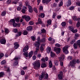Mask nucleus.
<instances>
[{"label": "nucleus", "mask_w": 80, "mask_h": 80, "mask_svg": "<svg viewBox=\"0 0 80 80\" xmlns=\"http://www.w3.org/2000/svg\"><path fill=\"white\" fill-rule=\"evenodd\" d=\"M41 17L42 18H43L45 17V14H43V13H41Z\"/></svg>", "instance_id": "5fc2aeb1"}, {"label": "nucleus", "mask_w": 80, "mask_h": 80, "mask_svg": "<svg viewBox=\"0 0 80 80\" xmlns=\"http://www.w3.org/2000/svg\"><path fill=\"white\" fill-rule=\"evenodd\" d=\"M68 47L67 46H65L62 48L63 52L66 54H68Z\"/></svg>", "instance_id": "423d86ee"}, {"label": "nucleus", "mask_w": 80, "mask_h": 80, "mask_svg": "<svg viewBox=\"0 0 80 80\" xmlns=\"http://www.w3.org/2000/svg\"><path fill=\"white\" fill-rule=\"evenodd\" d=\"M75 37H74V38H75V39H76V37H80V35H79V34H77V33H76V34H75Z\"/></svg>", "instance_id": "f704fd0d"}, {"label": "nucleus", "mask_w": 80, "mask_h": 80, "mask_svg": "<svg viewBox=\"0 0 80 80\" xmlns=\"http://www.w3.org/2000/svg\"><path fill=\"white\" fill-rule=\"evenodd\" d=\"M20 18H17L16 19V21L17 22H20Z\"/></svg>", "instance_id": "603ef678"}, {"label": "nucleus", "mask_w": 80, "mask_h": 80, "mask_svg": "<svg viewBox=\"0 0 80 80\" xmlns=\"http://www.w3.org/2000/svg\"><path fill=\"white\" fill-rule=\"evenodd\" d=\"M78 30L77 29H76L74 30H73V31H72L73 33H76L77 32H78Z\"/></svg>", "instance_id": "774afa93"}, {"label": "nucleus", "mask_w": 80, "mask_h": 80, "mask_svg": "<svg viewBox=\"0 0 80 80\" xmlns=\"http://www.w3.org/2000/svg\"><path fill=\"white\" fill-rule=\"evenodd\" d=\"M28 52L26 51L23 53V55L26 57H28Z\"/></svg>", "instance_id": "cd10ccee"}, {"label": "nucleus", "mask_w": 80, "mask_h": 80, "mask_svg": "<svg viewBox=\"0 0 80 80\" xmlns=\"http://www.w3.org/2000/svg\"><path fill=\"white\" fill-rule=\"evenodd\" d=\"M59 58L60 60V61H62L64 60V58H65V56L63 54H62L60 57Z\"/></svg>", "instance_id": "f8f14e48"}, {"label": "nucleus", "mask_w": 80, "mask_h": 80, "mask_svg": "<svg viewBox=\"0 0 80 80\" xmlns=\"http://www.w3.org/2000/svg\"><path fill=\"white\" fill-rule=\"evenodd\" d=\"M72 18L73 20L75 21H77L78 20L77 18V16H73Z\"/></svg>", "instance_id": "72a5a7b5"}, {"label": "nucleus", "mask_w": 80, "mask_h": 80, "mask_svg": "<svg viewBox=\"0 0 80 80\" xmlns=\"http://www.w3.org/2000/svg\"><path fill=\"white\" fill-rule=\"evenodd\" d=\"M55 56V53H53V52H51V56L52 58H53Z\"/></svg>", "instance_id": "bb28decb"}, {"label": "nucleus", "mask_w": 80, "mask_h": 80, "mask_svg": "<svg viewBox=\"0 0 80 80\" xmlns=\"http://www.w3.org/2000/svg\"><path fill=\"white\" fill-rule=\"evenodd\" d=\"M47 23L48 24L47 25V27H48V25H50L52 23V20L50 19H49L47 21Z\"/></svg>", "instance_id": "4468645a"}, {"label": "nucleus", "mask_w": 80, "mask_h": 80, "mask_svg": "<svg viewBox=\"0 0 80 80\" xmlns=\"http://www.w3.org/2000/svg\"><path fill=\"white\" fill-rule=\"evenodd\" d=\"M27 34H28V32H27V31L26 30L24 31L23 32V34L24 35H27Z\"/></svg>", "instance_id": "473e14b6"}, {"label": "nucleus", "mask_w": 80, "mask_h": 80, "mask_svg": "<svg viewBox=\"0 0 80 80\" xmlns=\"http://www.w3.org/2000/svg\"><path fill=\"white\" fill-rule=\"evenodd\" d=\"M6 15V12L5 11H4L2 12L1 14V15L2 16H5Z\"/></svg>", "instance_id": "ea45409f"}, {"label": "nucleus", "mask_w": 80, "mask_h": 80, "mask_svg": "<svg viewBox=\"0 0 80 80\" xmlns=\"http://www.w3.org/2000/svg\"><path fill=\"white\" fill-rule=\"evenodd\" d=\"M5 63H6V61H5V60H4L1 62V63L2 65H3V64H5Z\"/></svg>", "instance_id": "3c124183"}, {"label": "nucleus", "mask_w": 80, "mask_h": 80, "mask_svg": "<svg viewBox=\"0 0 80 80\" xmlns=\"http://www.w3.org/2000/svg\"><path fill=\"white\" fill-rule=\"evenodd\" d=\"M74 9V7L73 6H71L69 8V9L70 10H72Z\"/></svg>", "instance_id": "c03bdc74"}, {"label": "nucleus", "mask_w": 80, "mask_h": 80, "mask_svg": "<svg viewBox=\"0 0 80 80\" xmlns=\"http://www.w3.org/2000/svg\"><path fill=\"white\" fill-rule=\"evenodd\" d=\"M49 65L50 68H52V67H53V65L52 64V61H50L49 62Z\"/></svg>", "instance_id": "b1692460"}, {"label": "nucleus", "mask_w": 80, "mask_h": 80, "mask_svg": "<svg viewBox=\"0 0 80 80\" xmlns=\"http://www.w3.org/2000/svg\"><path fill=\"white\" fill-rule=\"evenodd\" d=\"M62 77H63V72L60 71L58 75V77L59 79H62Z\"/></svg>", "instance_id": "9d476101"}, {"label": "nucleus", "mask_w": 80, "mask_h": 80, "mask_svg": "<svg viewBox=\"0 0 80 80\" xmlns=\"http://www.w3.org/2000/svg\"><path fill=\"white\" fill-rule=\"evenodd\" d=\"M42 24V20L40 18H39L38 19V22L36 23V24Z\"/></svg>", "instance_id": "dca6fc26"}, {"label": "nucleus", "mask_w": 80, "mask_h": 80, "mask_svg": "<svg viewBox=\"0 0 80 80\" xmlns=\"http://www.w3.org/2000/svg\"><path fill=\"white\" fill-rule=\"evenodd\" d=\"M14 48L15 49H17L19 47V44L17 42H16L14 43Z\"/></svg>", "instance_id": "1a4fd4ad"}, {"label": "nucleus", "mask_w": 80, "mask_h": 80, "mask_svg": "<svg viewBox=\"0 0 80 80\" xmlns=\"http://www.w3.org/2000/svg\"><path fill=\"white\" fill-rule=\"evenodd\" d=\"M77 27H79L80 26V23L79 22H78L76 24Z\"/></svg>", "instance_id": "8fccbe9b"}, {"label": "nucleus", "mask_w": 80, "mask_h": 80, "mask_svg": "<svg viewBox=\"0 0 80 80\" xmlns=\"http://www.w3.org/2000/svg\"><path fill=\"white\" fill-rule=\"evenodd\" d=\"M11 2H12V0H8L7 2V4H9L10 3H11Z\"/></svg>", "instance_id": "79ce46f5"}, {"label": "nucleus", "mask_w": 80, "mask_h": 80, "mask_svg": "<svg viewBox=\"0 0 80 80\" xmlns=\"http://www.w3.org/2000/svg\"><path fill=\"white\" fill-rule=\"evenodd\" d=\"M21 9H22V8L20 7H18L17 8V10L18 11H20V10H21Z\"/></svg>", "instance_id": "e2e57ef3"}, {"label": "nucleus", "mask_w": 80, "mask_h": 80, "mask_svg": "<svg viewBox=\"0 0 80 80\" xmlns=\"http://www.w3.org/2000/svg\"><path fill=\"white\" fill-rule=\"evenodd\" d=\"M29 48V47L28 46H25L22 50L23 52H25L26 51H27L28 50Z\"/></svg>", "instance_id": "ddd939ff"}, {"label": "nucleus", "mask_w": 80, "mask_h": 80, "mask_svg": "<svg viewBox=\"0 0 80 80\" xmlns=\"http://www.w3.org/2000/svg\"><path fill=\"white\" fill-rule=\"evenodd\" d=\"M44 79H47L48 78V75L45 72H44Z\"/></svg>", "instance_id": "2eb2a0df"}, {"label": "nucleus", "mask_w": 80, "mask_h": 80, "mask_svg": "<svg viewBox=\"0 0 80 80\" xmlns=\"http://www.w3.org/2000/svg\"><path fill=\"white\" fill-rule=\"evenodd\" d=\"M34 65V68L36 70L39 69L40 67V63L39 61H36L33 64Z\"/></svg>", "instance_id": "7ed1b4c3"}, {"label": "nucleus", "mask_w": 80, "mask_h": 80, "mask_svg": "<svg viewBox=\"0 0 80 80\" xmlns=\"http://www.w3.org/2000/svg\"><path fill=\"white\" fill-rule=\"evenodd\" d=\"M28 7L29 9V12L30 13H32L33 12V8H32V7L30 5H28Z\"/></svg>", "instance_id": "9b49d317"}, {"label": "nucleus", "mask_w": 80, "mask_h": 80, "mask_svg": "<svg viewBox=\"0 0 80 80\" xmlns=\"http://www.w3.org/2000/svg\"><path fill=\"white\" fill-rule=\"evenodd\" d=\"M55 45L56 47H61V45L58 43H56L55 44Z\"/></svg>", "instance_id": "de8ad7c7"}, {"label": "nucleus", "mask_w": 80, "mask_h": 80, "mask_svg": "<svg viewBox=\"0 0 80 80\" xmlns=\"http://www.w3.org/2000/svg\"><path fill=\"white\" fill-rule=\"evenodd\" d=\"M32 29V27L31 26H29L27 28V31H31Z\"/></svg>", "instance_id": "a211bd4d"}, {"label": "nucleus", "mask_w": 80, "mask_h": 80, "mask_svg": "<svg viewBox=\"0 0 80 80\" xmlns=\"http://www.w3.org/2000/svg\"><path fill=\"white\" fill-rule=\"evenodd\" d=\"M18 35H16V37H19V36H20L21 35H22V32H19L18 33Z\"/></svg>", "instance_id": "a18cd8bd"}, {"label": "nucleus", "mask_w": 80, "mask_h": 80, "mask_svg": "<svg viewBox=\"0 0 80 80\" xmlns=\"http://www.w3.org/2000/svg\"><path fill=\"white\" fill-rule=\"evenodd\" d=\"M80 63V60L74 58L70 62L68 66L69 67H71L72 68H75V65H76V63Z\"/></svg>", "instance_id": "f257e3e1"}, {"label": "nucleus", "mask_w": 80, "mask_h": 80, "mask_svg": "<svg viewBox=\"0 0 80 80\" xmlns=\"http://www.w3.org/2000/svg\"><path fill=\"white\" fill-rule=\"evenodd\" d=\"M75 42V39H73L70 42V43L71 45H72L73 44V43H74V42Z\"/></svg>", "instance_id": "7c9ffc66"}, {"label": "nucleus", "mask_w": 80, "mask_h": 80, "mask_svg": "<svg viewBox=\"0 0 80 80\" xmlns=\"http://www.w3.org/2000/svg\"><path fill=\"white\" fill-rule=\"evenodd\" d=\"M3 75H4V73H3V72H1L0 73V77H2Z\"/></svg>", "instance_id": "864d4df0"}, {"label": "nucleus", "mask_w": 80, "mask_h": 80, "mask_svg": "<svg viewBox=\"0 0 80 80\" xmlns=\"http://www.w3.org/2000/svg\"><path fill=\"white\" fill-rule=\"evenodd\" d=\"M42 2L43 3H48L47 0H43L42 1Z\"/></svg>", "instance_id": "09e8293b"}, {"label": "nucleus", "mask_w": 80, "mask_h": 80, "mask_svg": "<svg viewBox=\"0 0 80 80\" xmlns=\"http://www.w3.org/2000/svg\"><path fill=\"white\" fill-rule=\"evenodd\" d=\"M9 22L10 23H15V20L14 19H11Z\"/></svg>", "instance_id": "5701e85b"}, {"label": "nucleus", "mask_w": 80, "mask_h": 80, "mask_svg": "<svg viewBox=\"0 0 80 80\" xmlns=\"http://www.w3.org/2000/svg\"><path fill=\"white\" fill-rule=\"evenodd\" d=\"M41 31L42 33H46V30H45L44 29H42Z\"/></svg>", "instance_id": "c9c22d12"}, {"label": "nucleus", "mask_w": 80, "mask_h": 80, "mask_svg": "<svg viewBox=\"0 0 80 80\" xmlns=\"http://www.w3.org/2000/svg\"><path fill=\"white\" fill-rule=\"evenodd\" d=\"M21 74L22 75H25V72H24V71H21Z\"/></svg>", "instance_id": "49530a36"}, {"label": "nucleus", "mask_w": 80, "mask_h": 80, "mask_svg": "<svg viewBox=\"0 0 80 80\" xmlns=\"http://www.w3.org/2000/svg\"><path fill=\"white\" fill-rule=\"evenodd\" d=\"M45 38H42V39L40 40V42L41 43H45Z\"/></svg>", "instance_id": "c85d7f7f"}, {"label": "nucleus", "mask_w": 80, "mask_h": 80, "mask_svg": "<svg viewBox=\"0 0 80 80\" xmlns=\"http://www.w3.org/2000/svg\"><path fill=\"white\" fill-rule=\"evenodd\" d=\"M17 25V24L15 23V22L14 23H13V27H15Z\"/></svg>", "instance_id": "69168bd1"}, {"label": "nucleus", "mask_w": 80, "mask_h": 80, "mask_svg": "<svg viewBox=\"0 0 80 80\" xmlns=\"http://www.w3.org/2000/svg\"><path fill=\"white\" fill-rule=\"evenodd\" d=\"M50 50H51V48L48 47V50H47V52L48 53H50Z\"/></svg>", "instance_id": "e433bc0d"}, {"label": "nucleus", "mask_w": 80, "mask_h": 80, "mask_svg": "<svg viewBox=\"0 0 80 80\" xmlns=\"http://www.w3.org/2000/svg\"><path fill=\"white\" fill-rule=\"evenodd\" d=\"M69 29L71 31H72V32H73V30H74V28L72 27L69 26L68 27Z\"/></svg>", "instance_id": "6ab92c4d"}, {"label": "nucleus", "mask_w": 80, "mask_h": 80, "mask_svg": "<svg viewBox=\"0 0 80 80\" xmlns=\"http://www.w3.org/2000/svg\"><path fill=\"white\" fill-rule=\"evenodd\" d=\"M40 45V43L38 41L36 42L34 44V46L37 47L36 49V51L34 52V53L36 55L37 54V52L39 51Z\"/></svg>", "instance_id": "f03ea898"}, {"label": "nucleus", "mask_w": 80, "mask_h": 80, "mask_svg": "<svg viewBox=\"0 0 80 80\" xmlns=\"http://www.w3.org/2000/svg\"><path fill=\"white\" fill-rule=\"evenodd\" d=\"M76 5L78 6H80V2H76Z\"/></svg>", "instance_id": "052dcab7"}, {"label": "nucleus", "mask_w": 80, "mask_h": 80, "mask_svg": "<svg viewBox=\"0 0 80 80\" xmlns=\"http://www.w3.org/2000/svg\"><path fill=\"white\" fill-rule=\"evenodd\" d=\"M40 78L41 79H42V78H44V72L42 73L40 76Z\"/></svg>", "instance_id": "2f4dec72"}, {"label": "nucleus", "mask_w": 80, "mask_h": 80, "mask_svg": "<svg viewBox=\"0 0 80 80\" xmlns=\"http://www.w3.org/2000/svg\"><path fill=\"white\" fill-rule=\"evenodd\" d=\"M22 18H25L26 21L27 22L30 21V19H31V18H30V16H22Z\"/></svg>", "instance_id": "39448f33"}, {"label": "nucleus", "mask_w": 80, "mask_h": 80, "mask_svg": "<svg viewBox=\"0 0 80 80\" xmlns=\"http://www.w3.org/2000/svg\"><path fill=\"white\" fill-rule=\"evenodd\" d=\"M3 56H4V54L2 53H1L0 54V59H1L2 57H3Z\"/></svg>", "instance_id": "4c0bfd02"}, {"label": "nucleus", "mask_w": 80, "mask_h": 80, "mask_svg": "<svg viewBox=\"0 0 80 80\" xmlns=\"http://www.w3.org/2000/svg\"><path fill=\"white\" fill-rule=\"evenodd\" d=\"M54 50L56 52L57 54H59L60 53L61 49L60 48H55L54 49Z\"/></svg>", "instance_id": "0eeeda50"}, {"label": "nucleus", "mask_w": 80, "mask_h": 80, "mask_svg": "<svg viewBox=\"0 0 80 80\" xmlns=\"http://www.w3.org/2000/svg\"><path fill=\"white\" fill-rule=\"evenodd\" d=\"M31 38L32 40H33V41H34L35 40L36 38L34 36H31Z\"/></svg>", "instance_id": "6e6d98bb"}, {"label": "nucleus", "mask_w": 80, "mask_h": 80, "mask_svg": "<svg viewBox=\"0 0 80 80\" xmlns=\"http://www.w3.org/2000/svg\"><path fill=\"white\" fill-rule=\"evenodd\" d=\"M22 11L23 13H25V10L24 9H22Z\"/></svg>", "instance_id": "338daca9"}, {"label": "nucleus", "mask_w": 80, "mask_h": 80, "mask_svg": "<svg viewBox=\"0 0 80 80\" xmlns=\"http://www.w3.org/2000/svg\"><path fill=\"white\" fill-rule=\"evenodd\" d=\"M13 31L15 33H17V32L18 30H17V28H15L13 30Z\"/></svg>", "instance_id": "680f3d73"}, {"label": "nucleus", "mask_w": 80, "mask_h": 80, "mask_svg": "<svg viewBox=\"0 0 80 80\" xmlns=\"http://www.w3.org/2000/svg\"><path fill=\"white\" fill-rule=\"evenodd\" d=\"M0 43L1 44H5L6 43V40L5 39L3 38L0 40Z\"/></svg>", "instance_id": "6e6552de"}, {"label": "nucleus", "mask_w": 80, "mask_h": 80, "mask_svg": "<svg viewBox=\"0 0 80 80\" xmlns=\"http://www.w3.org/2000/svg\"><path fill=\"white\" fill-rule=\"evenodd\" d=\"M62 5H63V2H61L60 3V4L59 5V7H61Z\"/></svg>", "instance_id": "0e129e2a"}, {"label": "nucleus", "mask_w": 80, "mask_h": 80, "mask_svg": "<svg viewBox=\"0 0 80 80\" xmlns=\"http://www.w3.org/2000/svg\"><path fill=\"white\" fill-rule=\"evenodd\" d=\"M67 2L68 4L67 5V6L69 7V6H70V5H71V4H72L71 1L70 0H69Z\"/></svg>", "instance_id": "f3484780"}, {"label": "nucleus", "mask_w": 80, "mask_h": 80, "mask_svg": "<svg viewBox=\"0 0 80 80\" xmlns=\"http://www.w3.org/2000/svg\"><path fill=\"white\" fill-rule=\"evenodd\" d=\"M54 64L56 66H57V65H58V61H56L54 62Z\"/></svg>", "instance_id": "58836bf2"}, {"label": "nucleus", "mask_w": 80, "mask_h": 80, "mask_svg": "<svg viewBox=\"0 0 80 80\" xmlns=\"http://www.w3.org/2000/svg\"><path fill=\"white\" fill-rule=\"evenodd\" d=\"M14 60H15L14 61V63L13 64V65L14 67L17 66L18 65V58L17 57H16L14 58L13 59Z\"/></svg>", "instance_id": "20e7f679"}, {"label": "nucleus", "mask_w": 80, "mask_h": 80, "mask_svg": "<svg viewBox=\"0 0 80 80\" xmlns=\"http://www.w3.org/2000/svg\"><path fill=\"white\" fill-rule=\"evenodd\" d=\"M33 55V53L32 52V51H31L28 54V57L29 58H31L32 56Z\"/></svg>", "instance_id": "4be33fe9"}, {"label": "nucleus", "mask_w": 80, "mask_h": 80, "mask_svg": "<svg viewBox=\"0 0 80 80\" xmlns=\"http://www.w3.org/2000/svg\"><path fill=\"white\" fill-rule=\"evenodd\" d=\"M57 15V14L56 13H54L53 15L52 16V18H55V16Z\"/></svg>", "instance_id": "bf43d9fd"}, {"label": "nucleus", "mask_w": 80, "mask_h": 80, "mask_svg": "<svg viewBox=\"0 0 80 80\" xmlns=\"http://www.w3.org/2000/svg\"><path fill=\"white\" fill-rule=\"evenodd\" d=\"M76 43L79 46V48H80V40H78Z\"/></svg>", "instance_id": "c756f323"}, {"label": "nucleus", "mask_w": 80, "mask_h": 80, "mask_svg": "<svg viewBox=\"0 0 80 80\" xmlns=\"http://www.w3.org/2000/svg\"><path fill=\"white\" fill-rule=\"evenodd\" d=\"M29 23L30 25H33L34 24V22H33L32 21H30Z\"/></svg>", "instance_id": "37998d69"}, {"label": "nucleus", "mask_w": 80, "mask_h": 80, "mask_svg": "<svg viewBox=\"0 0 80 80\" xmlns=\"http://www.w3.org/2000/svg\"><path fill=\"white\" fill-rule=\"evenodd\" d=\"M62 27H65L66 25V22H63L62 23Z\"/></svg>", "instance_id": "a19ab883"}, {"label": "nucleus", "mask_w": 80, "mask_h": 80, "mask_svg": "<svg viewBox=\"0 0 80 80\" xmlns=\"http://www.w3.org/2000/svg\"><path fill=\"white\" fill-rule=\"evenodd\" d=\"M73 48L74 49H77V47H78V46L77 44V43H75L73 44Z\"/></svg>", "instance_id": "aec40b11"}, {"label": "nucleus", "mask_w": 80, "mask_h": 80, "mask_svg": "<svg viewBox=\"0 0 80 80\" xmlns=\"http://www.w3.org/2000/svg\"><path fill=\"white\" fill-rule=\"evenodd\" d=\"M34 11L36 12V13H38V11L36 8H34Z\"/></svg>", "instance_id": "4d7b16f0"}, {"label": "nucleus", "mask_w": 80, "mask_h": 80, "mask_svg": "<svg viewBox=\"0 0 80 80\" xmlns=\"http://www.w3.org/2000/svg\"><path fill=\"white\" fill-rule=\"evenodd\" d=\"M4 68H5L7 71V72H10V68L9 67H7V66L4 67Z\"/></svg>", "instance_id": "412c9836"}, {"label": "nucleus", "mask_w": 80, "mask_h": 80, "mask_svg": "<svg viewBox=\"0 0 80 80\" xmlns=\"http://www.w3.org/2000/svg\"><path fill=\"white\" fill-rule=\"evenodd\" d=\"M41 67L42 68H45V67H47V65L45 63H42L41 65Z\"/></svg>", "instance_id": "a878e982"}, {"label": "nucleus", "mask_w": 80, "mask_h": 80, "mask_svg": "<svg viewBox=\"0 0 80 80\" xmlns=\"http://www.w3.org/2000/svg\"><path fill=\"white\" fill-rule=\"evenodd\" d=\"M72 56H69L68 57V60H72Z\"/></svg>", "instance_id": "13d9d810"}, {"label": "nucleus", "mask_w": 80, "mask_h": 80, "mask_svg": "<svg viewBox=\"0 0 80 80\" xmlns=\"http://www.w3.org/2000/svg\"><path fill=\"white\" fill-rule=\"evenodd\" d=\"M4 31L6 33H8L9 32V30H8V29L7 28H4Z\"/></svg>", "instance_id": "393cba45"}]
</instances>
